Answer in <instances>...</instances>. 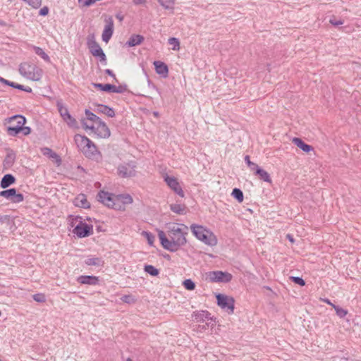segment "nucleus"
Listing matches in <instances>:
<instances>
[{
    "label": "nucleus",
    "instance_id": "nucleus-37",
    "mask_svg": "<svg viewBox=\"0 0 361 361\" xmlns=\"http://www.w3.org/2000/svg\"><path fill=\"white\" fill-rule=\"evenodd\" d=\"M183 286L186 290H193L196 287L195 283L190 279L184 280L183 282Z\"/></svg>",
    "mask_w": 361,
    "mask_h": 361
},
{
    "label": "nucleus",
    "instance_id": "nucleus-35",
    "mask_svg": "<svg viewBox=\"0 0 361 361\" xmlns=\"http://www.w3.org/2000/svg\"><path fill=\"white\" fill-rule=\"evenodd\" d=\"M231 195L240 203L243 201V192L239 188H235L234 189H233Z\"/></svg>",
    "mask_w": 361,
    "mask_h": 361
},
{
    "label": "nucleus",
    "instance_id": "nucleus-58",
    "mask_svg": "<svg viewBox=\"0 0 361 361\" xmlns=\"http://www.w3.org/2000/svg\"><path fill=\"white\" fill-rule=\"evenodd\" d=\"M146 2V0H133V3L135 4V5H140V4H143Z\"/></svg>",
    "mask_w": 361,
    "mask_h": 361
},
{
    "label": "nucleus",
    "instance_id": "nucleus-32",
    "mask_svg": "<svg viewBox=\"0 0 361 361\" xmlns=\"http://www.w3.org/2000/svg\"><path fill=\"white\" fill-rule=\"evenodd\" d=\"M144 270L146 273L149 274L150 276H157L159 274V270L151 264L145 265Z\"/></svg>",
    "mask_w": 361,
    "mask_h": 361
},
{
    "label": "nucleus",
    "instance_id": "nucleus-48",
    "mask_svg": "<svg viewBox=\"0 0 361 361\" xmlns=\"http://www.w3.org/2000/svg\"><path fill=\"white\" fill-rule=\"evenodd\" d=\"M121 300L123 302H126V303H130L132 302L134 300L133 298H132L131 295H124L121 297Z\"/></svg>",
    "mask_w": 361,
    "mask_h": 361
},
{
    "label": "nucleus",
    "instance_id": "nucleus-30",
    "mask_svg": "<svg viewBox=\"0 0 361 361\" xmlns=\"http://www.w3.org/2000/svg\"><path fill=\"white\" fill-rule=\"evenodd\" d=\"M16 160V154L13 150H10L9 152L7 153L4 160V164L7 166H11Z\"/></svg>",
    "mask_w": 361,
    "mask_h": 361
},
{
    "label": "nucleus",
    "instance_id": "nucleus-14",
    "mask_svg": "<svg viewBox=\"0 0 361 361\" xmlns=\"http://www.w3.org/2000/svg\"><path fill=\"white\" fill-rule=\"evenodd\" d=\"M94 111L99 114H104L109 117L113 118L115 116V111L113 108L102 104H94Z\"/></svg>",
    "mask_w": 361,
    "mask_h": 361
},
{
    "label": "nucleus",
    "instance_id": "nucleus-28",
    "mask_svg": "<svg viewBox=\"0 0 361 361\" xmlns=\"http://www.w3.org/2000/svg\"><path fill=\"white\" fill-rule=\"evenodd\" d=\"M42 154L49 158L55 159L57 162H61L60 157L49 147H44L41 149Z\"/></svg>",
    "mask_w": 361,
    "mask_h": 361
},
{
    "label": "nucleus",
    "instance_id": "nucleus-6",
    "mask_svg": "<svg viewBox=\"0 0 361 361\" xmlns=\"http://www.w3.org/2000/svg\"><path fill=\"white\" fill-rule=\"evenodd\" d=\"M19 73L21 75L32 80H38L39 77H36L35 71L37 73L41 70L35 65L29 63H21L19 66Z\"/></svg>",
    "mask_w": 361,
    "mask_h": 361
},
{
    "label": "nucleus",
    "instance_id": "nucleus-26",
    "mask_svg": "<svg viewBox=\"0 0 361 361\" xmlns=\"http://www.w3.org/2000/svg\"><path fill=\"white\" fill-rule=\"evenodd\" d=\"M85 263L87 266L103 267L104 261L102 257H92L87 259Z\"/></svg>",
    "mask_w": 361,
    "mask_h": 361
},
{
    "label": "nucleus",
    "instance_id": "nucleus-63",
    "mask_svg": "<svg viewBox=\"0 0 361 361\" xmlns=\"http://www.w3.org/2000/svg\"><path fill=\"white\" fill-rule=\"evenodd\" d=\"M6 23L4 20H0V25L1 26H6Z\"/></svg>",
    "mask_w": 361,
    "mask_h": 361
},
{
    "label": "nucleus",
    "instance_id": "nucleus-13",
    "mask_svg": "<svg viewBox=\"0 0 361 361\" xmlns=\"http://www.w3.org/2000/svg\"><path fill=\"white\" fill-rule=\"evenodd\" d=\"M106 25L102 32V40L105 42H108L114 33V21L112 17L109 16L105 20Z\"/></svg>",
    "mask_w": 361,
    "mask_h": 361
},
{
    "label": "nucleus",
    "instance_id": "nucleus-3",
    "mask_svg": "<svg viewBox=\"0 0 361 361\" xmlns=\"http://www.w3.org/2000/svg\"><path fill=\"white\" fill-rule=\"evenodd\" d=\"M16 121V125H11L6 127V132L10 136H17L22 130V126L26 123V118L24 116L16 114L6 119L9 123Z\"/></svg>",
    "mask_w": 361,
    "mask_h": 361
},
{
    "label": "nucleus",
    "instance_id": "nucleus-2",
    "mask_svg": "<svg viewBox=\"0 0 361 361\" xmlns=\"http://www.w3.org/2000/svg\"><path fill=\"white\" fill-rule=\"evenodd\" d=\"M193 235L206 245L214 246L217 243V239L212 233H209L202 226L192 224L190 226Z\"/></svg>",
    "mask_w": 361,
    "mask_h": 361
},
{
    "label": "nucleus",
    "instance_id": "nucleus-19",
    "mask_svg": "<svg viewBox=\"0 0 361 361\" xmlns=\"http://www.w3.org/2000/svg\"><path fill=\"white\" fill-rule=\"evenodd\" d=\"M145 38L141 35L133 34L132 35L128 40L126 42V45L132 47L137 45H140L143 42Z\"/></svg>",
    "mask_w": 361,
    "mask_h": 361
},
{
    "label": "nucleus",
    "instance_id": "nucleus-47",
    "mask_svg": "<svg viewBox=\"0 0 361 361\" xmlns=\"http://www.w3.org/2000/svg\"><path fill=\"white\" fill-rule=\"evenodd\" d=\"M127 85H120L118 86L114 85V93H123L127 90Z\"/></svg>",
    "mask_w": 361,
    "mask_h": 361
},
{
    "label": "nucleus",
    "instance_id": "nucleus-40",
    "mask_svg": "<svg viewBox=\"0 0 361 361\" xmlns=\"http://www.w3.org/2000/svg\"><path fill=\"white\" fill-rule=\"evenodd\" d=\"M158 1L165 9H172L173 8V0H158Z\"/></svg>",
    "mask_w": 361,
    "mask_h": 361
},
{
    "label": "nucleus",
    "instance_id": "nucleus-22",
    "mask_svg": "<svg viewBox=\"0 0 361 361\" xmlns=\"http://www.w3.org/2000/svg\"><path fill=\"white\" fill-rule=\"evenodd\" d=\"M16 182V178L11 173H7L3 176L0 182L1 188H7Z\"/></svg>",
    "mask_w": 361,
    "mask_h": 361
},
{
    "label": "nucleus",
    "instance_id": "nucleus-51",
    "mask_svg": "<svg viewBox=\"0 0 361 361\" xmlns=\"http://www.w3.org/2000/svg\"><path fill=\"white\" fill-rule=\"evenodd\" d=\"M21 132L24 135H28L29 134L31 133V128L28 126H23Z\"/></svg>",
    "mask_w": 361,
    "mask_h": 361
},
{
    "label": "nucleus",
    "instance_id": "nucleus-9",
    "mask_svg": "<svg viewBox=\"0 0 361 361\" xmlns=\"http://www.w3.org/2000/svg\"><path fill=\"white\" fill-rule=\"evenodd\" d=\"M209 279L212 282H216V283H229L233 278V276L231 274L226 272V271H214L209 272Z\"/></svg>",
    "mask_w": 361,
    "mask_h": 361
},
{
    "label": "nucleus",
    "instance_id": "nucleus-34",
    "mask_svg": "<svg viewBox=\"0 0 361 361\" xmlns=\"http://www.w3.org/2000/svg\"><path fill=\"white\" fill-rule=\"evenodd\" d=\"M33 49L35 51V53L39 56L41 58H42L45 61L47 62H50V58L49 56H48V54H47L44 51L39 47H36V46H34L33 47Z\"/></svg>",
    "mask_w": 361,
    "mask_h": 361
},
{
    "label": "nucleus",
    "instance_id": "nucleus-59",
    "mask_svg": "<svg viewBox=\"0 0 361 361\" xmlns=\"http://www.w3.org/2000/svg\"><path fill=\"white\" fill-rule=\"evenodd\" d=\"M23 91L30 93V92H32V90L31 87H30L28 86H25Z\"/></svg>",
    "mask_w": 361,
    "mask_h": 361
},
{
    "label": "nucleus",
    "instance_id": "nucleus-53",
    "mask_svg": "<svg viewBox=\"0 0 361 361\" xmlns=\"http://www.w3.org/2000/svg\"><path fill=\"white\" fill-rule=\"evenodd\" d=\"M104 73L106 75L112 77L116 82H118V80H117V79L116 78V75L114 73V72L111 69H106V70H104Z\"/></svg>",
    "mask_w": 361,
    "mask_h": 361
},
{
    "label": "nucleus",
    "instance_id": "nucleus-49",
    "mask_svg": "<svg viewBox=\"0 0 361 361\" xmlns=\"http://www.w3.org/2000/svg\"><path fill=\"white\" fill-rule=\"evenodd\" d=\"M98 0H84L82 1V6L85 7H89V6H92V4H94Z\"/></svg>",
    "mask_w": 361,
    "mask_h": 361
},
{
    "label": "nucleus",
    "instance_id": "nucleus-12",
    "mask_svg": "<svg viewBox=\"0 0 361 361\" xmlns=\"http://www.w3.org/2000/svg\"><path fill=\"white\" fill-rule=\"evenodd\" d=\"M95 130V135L99 138H108L111 135V132L104 121L99 120Z\"/></svg>",
    "mask_w": 361,
    "mask_h": 361
},
{
    "label": "nucleus",
    "instance_id": "nucleus-4",
    "mask_svg": "<svg viewBox=\"0 0 361 361\" xmlns=\"http://www.w3.org/2000/svg\"><path fill=\"white\" fill-rule=\"evenodd\" d=\"M216 303L221 309L225 310L228 314H233L235 309V300L233 297L222 293L216 295Z\"/></svg>",
    "mask_w": 361,
    "mask_h": 361
},
{
    "label": "nucleus",
    "instance_id": "nucleus-61",
    "mask_svg": "<svg viewBox=\"0 0 361 361\" xmlns=\"http://www.w3.org/2000/svg\"><path fill=\"white\" fill-rule=\"evenodd\" d=\"M323 301L324 302H326V304L332 306V305H334L329 299L326 298V299H324Z\"/></svg>",
    "mask_w": 361,
    "mask_h": 361
},
{
    "label": "nucleus",
    "instance_id": "nucleus-33",
    "mask_svg": "<svg viewBox=\"0 0 361 361\" xmlns=\"http://www.w3.org/2000/svg\"><path fill=\"white\" fill-rule=\"evenodd\" d=\"M15 194V188H9L0 191V196L6 198V200L11 201L13 195Z\"/></svg>",
    "mask_w": 361,
    "mask_h": 361
},
{
    "label": "nucleus",
    "instance_id": "nucleus-60",
    "mask_svg": "<svg viewBox=\"0 0 361 361\" xmlns=\"http://www.w3.org/2000/svg\"><path fill=\"white\" fill-rule=\"evenodd\" d=\"M87 129L91 130L92 132H93L95 134L96 127H94V126H89V128H87Z\"/></svg>",
    "mask_w": 361,
    "mask_h": 361
},
{
    "label": "nucleus",
    "instance_id": "nucleus-1",
    "mask_svg": "<svg viewBox=\"0 0 361 361\" xmlns=\"http://www.w3.org/2000/svg\"><path fill=\"white\" fill-rule=\"evenodd\" d=\"M166 228L171 238L169 240L163 231H159L158 237L161 246L171 252H176L187 243L186 235L188 227L183 224L168 223Z\"/></svg>",
    "mask_w": 361,
    "mask_h": 361
},
{
    "label": "nucleus",
    "instance_id": "nucleus-44",
    "mask_svg": "<svg viewBox=\"0 0 361 361\" xmlns=\"http://www.w3.org/2000/svg\"><path fill=\"white\" fill-rule=\"evenodd\" d=\"M290 280L295 283V284H298L300 286H304L305 285V281L302 277L299 276H290Z\"/></svg>",
    "mask_w": 361,
    "mask_h": 361
},
{
    "label": "nucleus",
    "instance_id": "nucleus-21",
    "mask_svg": "<svg viewBox=\"0 0 361 361\" xmlns=\"http://www.w3.org/2000/svg\"><path fill=\"white\" fill-rule=\"evenodd\" d=\"M74 140L77 146L82 152L86 147V143H90V139L87 137L80 134H76L74 137Z\"/></svg>",
    "mask_w": 361,
    "mask_h": 361
},
{
    "label": "nucleus",
    "instance_id": "nucleus-42",
    "mask_svg": "<svg viewBox=\"0 0 361 361\" xmlns=\"http://www.w3.org/2000/svg\"><path fill=\"white\" fill-rule=\"evenodd\" d=\"M168 42L169 44L173 45V50H178L180 49V42L178 38L170 37Z\"/></svg>",
    "mask_w": 361,
    "mask_h": 361
},
{
    "label": "nucleus",
    "instance_id": "nucleus-27",
    "mask_svg": "<svg viewBox=\"0 0 361 361\" xmlns=\"http://www.w3.org/2000/svg\"><path fill=\"white\" fill-rule=\"evenodd\" d=\"M92 85L97 90L106 92H114V85L112 84H102V83H92Z\"/></svg>",
    "mask_w": 361,
    "mask_h": 361
},
{
    "label": "nucleus",
    "instance_id": "nucleus-57",
    "mask_svg": "<svg viewBox=\"0 0 361 361\" xmlns=\"http://www.w3.org/2000/svg\"><path fill=\"white\" fill-rule=\"evenodd\" d=\"M81 123L85 130H87V128H89V126L87 125V122L85 121V118L81 119Z\"/></svg>",
    "mask_w": 361,
    "mask_h": 361
},
{
    "label": "nucleus",
    "instance_id": "nucleus-52",
    "mask_svg": "<svg viewBox=\"0 0 361 361\" xmlns=\"http://www.w3.org/2000/svg\"><path fill=\"white\" fill-rule=\"evenodd\" d=\"M330 23L331 25H333L338 26V25H343V21L341 20L331 19L330 20Z\"/></svg>",
    "mask_w": 361,
    "mask_h": 361
},
{
    "label": "nucleus",
    "instance_id": "nucleus-17",
    "mask_svg": "<svg viewBox=\"0 0 361 361\" xmlns=\"http://www.w3.org/2000/svg\"><path fill=\"white\" fill-rule=\"evenodd\" d=\"M192 317L197 322H204L209 320L212 321L211 314L207 310L194 312L192 314Z\"/></svg>",
    "mask_w": 361,
    "mask_h": 361
},
{
    "label": "nucleus",
    "instance_id": "nucleus-38",
    "mask_svg": "<svg viewBox=\"0 0 361 361\" xmlns=\"http://www.w3.org/2000/svg\"><path fill=\"white\" fill-rule=\"evenodd\" d=\"M24 200V195L22 193L18 192L15 188V194L13 195V198L11 201L12 203H20Z\"/></svg>",
    "mask_w": 361,
    "mask_h": 361
},
{
    "label": "nucleus",
    "instance_id": "nucleus-8",
    "mask_svg": "<svg viewBox=\"0 0 361 361\" xmlns=\"http://www.w3.org/2000/svg\"><path fill=\"white\" fill-rule=\"evenodd\" d=\"M56 106L58 108L59 112L60 115L63 118V121L67 123V125L73 128H78V122L77 121L69 114L68 109L63 105V104L57 101Z\"/></svg>",
    "mask_w": 361,
    "mask_h": 361
},
{
    "label": "nucleus",
    "instance_id": "nucleus-43",
    "mask_svg": "<svg viewBox=\"0 0 361 361\" xmlns=\"http://www.w3.org/2000/svg\"><path fill=\"white\" fill-rule=\"evenodd\" d=\"M245 161L247 164V166L250 168L251 171H255L259 167V166L257 164L250 161L249 155H246L245 157Z\"/></svg>",
    "mask_w": 361,
    "mask_h": 361
},
{
    "label": "nucleus",
    "instance_id": "nucleus-41",
    "mask_svg": "<svg viewBox=\"0 0 361 361\" xmlns=\"http://www.w3.org/2000/svg\"><path fill=\"white\" fill-rule=\"evenodd\" d=\"M142 235L147 238V243L150 246H152L155 239L154 235L148 231H142Z\"/></svg>",
    "mask_w": 361,
    "mask_h": 361
},
{
    "label": "nucleus",
    "instance_id": "nucleus-25",
    "mask_svg": "<svg viewBox=\"0 0 361 361\" xmlns=\"http://www.w3.org/2000/svg\"><path fill=\"white\" fill-rule=\"evenodd\" d=\"M255 175L258 176L259 178L267 183H271V178L265 170L260 168L259 166L257 169V170L255 171Z\"/></svg>",
    "mask_w": 361,
    "mask_h": 361
},
{
    "label": "nucleus",
    "instance_id": "nucleus-24",
    "mask_svg": "<svg viewBox=\"0 0 361 361\" xmlns=\"http://www.w3.org/2000/svg\"><path fill=\"white\" fill-rule=\"evenodd\" d=\"M87 47L90 50V52L94 56L97 54V52L100 51L102 50L100 45L94 39H90L87 40Z\"/></svg>",
    "mask_w": 361,
    "mask_h": 361
},
{
    "label": "nucleus",
    "instance_id": "nucleus-23",
    "mask_svg": "<svg viewBox=\"0 0 361 361\" xmlns=\"http://www.w3.org/2000/svg\"><path fill=\"white\" fill-rule=\"evenodd\" d=\"M82 152L86 157H92L98 152V150L95 144L90 140V143H86V147L83 149Z\"/></svg>",
    "mask_w": 361,
    "mask_h": 361
},
{
    "label": "nucleus",
    "instance_id": "nucleus-18",
    "mask_svg": "<svg viewBox=\"0 0 361 361\" xmlns=\"http://www.w3.org/2000/svg\"><path fill=\"white\" fill-rule=\"evenodd\" d=\"M293 143H294L298 148L302 149L303 152L306 153H309L311 151L314 150L312 146L305 143L301 138L300 137H293L292 140Z\"/></svg>",
    "mask_w": 361,
    "mask_h": 361
},
{
    "label": "nucleus",
    "instance_id": "nucleus-29",
    "mask_svg": "<svg viewBox=\"0 0 361 361\" xmlns=\"http://www.w3.org/2000/svg\"><path fill=\"white\" fill-rule=\"evenodd\" d=\"M170 209L173 212L178 214H184L186 212V207L181 204H171Z\"/></svg>",
    "mask_w": 361,
    "mask_h": 361
},
{
    "label": "nucleus",
    "instance_id": "nucleus-46",
    "mask_svg": "<svg viewBox=\"0 0 361 361\" xmlns=\"http://www.w3.org/2000/svg\"><path fill=\"white\" fill-rule=\"evenodd\" d=\"M94 57H97L99 59V61L104 64H106V56L104 52L103 49L99 52H97V54L94 55Z\"/></svg>",
    "mask_w": 361,
    "mask_h": 361
},
{
    "label": "nucleus",
    "instance_id": "nucleus-7",
    "mask_svg": "<svg viewBox=\"0 0 361 361\" xmlns=\"http://www.w3.org/2000/svg\"><path fill=\"white\" fill-rule=\"evenodd\" d=\"M116 195L104 190H100L97 195V200L110 209H116Z\"/></svg>",
    "mask_w": 361,
    "mask_h": 361
},
{
    "label": "nucleus",
    "instance_id": "nucleus-10",
    "mask_svg": "<svg viewBox=\"0 0 361 361\" xmlns=\"http://www.w3.org/2000/svg\"><path fill=\"white\" fill-rule=\"evenodd\" d=\"M164 180L167 183L168 186L173 190L180 197H184V192L180 185L178 180L173 176H166Z\"/></svg>",
    "mask_w": 361,
    "mask_h": 361
},
{
    "label": "nucleus",
    "instance_id": "nucleus-56",
    "mask_svg": "<svg viewBox=\"0 0 361 361\" xmlns=\"http://www.w3.org/2000/svg\"><path fill=\"white\" fill-rule=\"evenodd\" d=\"M116 18L120 21L122 22L124 19V16L121 13H118L116 14Z\"/></svg>",
    "mask_w": 361,
    "mask_h": 361
},
{
    "label": "nucleus",
    "instance_id": "nucleus-55",
    "mask_svg": "<svg viewBox=\"0 0 361 361\" xmlns=\"http://www.w3.org/2000/svg\"><path fill=\"white\" fill-rule=\"evenodd\" d=\"M1 82L4 85H8L10 87H12V84H13L12 81L8 80L5 78H3L2 80H1Z\"/></svg>",
    "mask_w": 361,
    "mask_h": 361
},
{
    "label": "nucleus",
    "instance_id": "nucleus-36",
    "mask_svg": "<svg viewBox=\"0 0 361 361\" xmlns=\"http://www.w3.org/2000/svg\"><path fill=\"white\" fill-rule=\"evenodd\" d=\"M85 114L86 115L87 120L93 121L96 123H97L99 120H102L99 116L90 111L89 109H85Z\"/></svg>",
    "mask_w": 361,
    "mask_h": 361
},
{
    "label": "nucleus",
    "instance_id": "nucleus-16",
    "mask_svg": "<svg viewBox=\"0 0 361 361\" xmlns=\"http://www.w3.org/2000/svg\"><path fill=\"white\" fill-rule=\"evenodd\" d=\"M77 281L80 284L95 286L99 284V277L90 275H82L78 277Z\"/></svg>",
    "mask_w": 361,
    "mask_h": 361
},
{
    "label": "nucleus",
    "instance_id": "nucleus-54",
    "mask_svg": "<svg viewBox=\"0 0 361 361\" xmlns=\"http://www.w3.org/2000/svg\"><path fill=\"white\" fill-rule=\"evenodd\" d=\"M11 87L23 91L25 86L13 82Z\"/></svg>",
    "mask_w": 361,
    "mask_h": 361
},
{
    "label": "nucleus",
    "instance_id": "nucleus-20",
    "mask_svg": "<svg viewBox=\"0 0 361 361\" xmlns=\"http://www.w3.org/2000/svg\"><path fill=\"white\" fill-rule=\"evenodd\" d=\"M74 204L76 207L84 209H88L90 207V204L87 201V197L84 194H80L75 197L74 200Z\"/></svg>",
    "mask_w": 361,
    "mask_h": 361
},
{
    "label": "nucleus",
    "instance_id": "nucleus-45",
    "mask_svg": "<svg viewBox=\"0 0 361 361\" xmlns=\"http://www.w3.org/2000/svg\"><path fill=\"white\" fill-rule=\"evenodd\" d=\"M33 300L38 302H44L46 301L45 295L43 293H36L32 295Z\"/></svg>",
    "mask_w": 361,
    "mask_h": 361
},
{
    "label": "nucleus",
    "instance_id": "nucleus-62",
    "mask_svg": "<svg viewBox=\"0 0 361 361\" xmlns=\"http://www.w3.org/2000/svg\"><path fill=\"white\" fill-rule=\"evenodd\" d=\"M286 237H287V238H288L290 242H293V241H294L293 238V236H292L291 235L288 234Z\"/></svg>",
    "mask_w": 361,
    "mask_h": 361
},
{
    "label": "nucleus",
    "instance_id": "nucleus-50",
    "mask_svg": "<svg viewBox=\"0 0 361 361\" xmlns=\"http://www.w3.org/2000/svg\"><path fill=\"white\" fill-rule=\"evenodd\" d=\"M49 13V8L47 6H44L39 10V14L42 16H45Z\"/></svg>",
    "mask_w": 361,
    "mask_h": 361
},
{
    "label": "nucleus",
    "instance_id": "nucleus-15",
    "mask_svg": "<svg viewBox=\"0 0 361 361\" xmlns=\"http://www.w3.org/2000/svg\"><path fill=\"white\" fill-rule=\"evenodd\" d=\"M156 73L162 78H166L169 75L168 66L161 61H155L153 63Z\"/></svg>",
    "mask_w": 361,
    "mask_h": 361
},
{
    "label": "nucleus",
    "instance_id": "nucleus-11",
    "mask_svg": "<svg viewBox=\"0 0 361 361\" xmlns=\"http://www.w3.org/2000/svg\"><path fill=\"white\" fill-rule=\"evenodd\" d=\"M116 210H125V206L126 204H131L133 202L132 197L128 194H120L116 195Z\"/></svg>",
    "mask_w": 361,
    "mask_h": 361
},
{
    "label": "nucleus",
    "instance_id": "nucleus-64",
    "mask_svg": "<svg viewBox=\"0 0 361 361\" xmlns=\"http://www.w3.org/2000/svg\"><path fill=\"white\" fill-rule=\"evenodd\" d=\"M96 230H97V232H100V231H103L101 226H97L96 227Z\"/></svg>",
    "mask_w": 361,
    "mask_h": 361
},
{
    "label": "nucleus",
    "instance_id": "nucleus-39",
    "mask_svg": "<svg viewBox=\"0 0 361 361\" xmlns=\"http://www.w3.org/2000/svg\"><path fill=\"white\" fill-rule=\"evenodd\" d=\"M332 307L335 310V311L336 312V314L340 318L345 317L346 316V314H348V311L346 310H344L343 308H342V307H339L338 305H332Z\"/></svg>",
    "mask_w": 361,
    "mask_h": 361
},
{
    "label": "nucleus",
    "instance_id": "nucleus-31",
    "mask_svg": "<svg viewBox=\"0 0 361 361\" xmlns=\"http://www.w3.org/2000/svg\"><path fill=\"white\" fill-rule=\"evenodd\" d=\"M118 175L123 178L130 177L133 174L132 171H129L127 166L120 165L118 167Z\"/></svg>",
    "mask_w": 361,
    "mask_h": 361
},
{
    "label": "nucleus",
    "instance_id": "nucleus-5",
    "mask_svg": "<svg viewBox=\"0 0 361 361\" xmlns=\"http://www.w3.org/2000/svg\"><path fill=\"white\" fill-rule=\"evenodd\" d=\"M80 219V223L73 228V233L78 238H82L91 235L93 233V226L81 221L82 217L77 216L73 220Z\"/></svg>",
    "mask_w": 361,
    "mask_h": 361
}]
</instances>
